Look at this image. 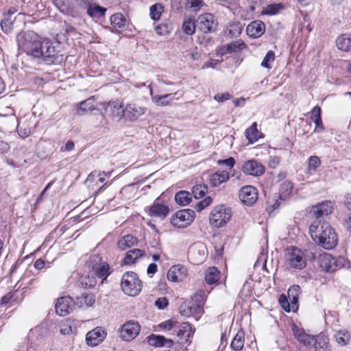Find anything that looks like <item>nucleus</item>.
Listing matches in <instances>:
<instances>
[{
  "mask_svg": "<svg viewBox=\"0 0 351 351\" xmlns=\"http://www.w3.org/2000/svg\"><path fill=\"white\" fill-rule=\"evenodd\" d=\"M145 252L140 249H133L128 251L124 258V263L126 265L134 263L140 257H142Z\"/></svg>",
  "mask_w": 351,
  "mask_h": 351,
  "instance_id": "nucleus-36",
  "label": "nucleus"
},
{
  "mask_svg": "<svg viewBox=\"0 0 351 351\" xmlns=\"http://www.w3.org/2000/svg\"><path fill=\"white\" fill-rule=\"evenodd\" d=\"M95 302V296L91 293H84L76 298V303L80 307H90Z\"/></svg>",
  "mask_w": 351,
  "mask_h": 351,
  "instance_id": "nucleus-29",
  "label": "nucleus"
},
{
  "mask_svg": "<svg viewBox=\"0 0 351 351\" xmlns=\"http://www.w3.org/2000/svg\"><path fill=\"white\" fill-rule=\"evenodd\" d=\"M197 27V21L195 22V21L193 19H185L182 24V29L184 32L189 36L193 35L195 32V29Z\"/></svg>",
  "mask_w": 351,
  "mask_h": 351,
  "instance_id": "nucleus-43",
  "label": "nucleus"
},
{
  "mask_svg": "<svg viewBox=\"0 0 351 351\" xmlns=\"http://www.w3.org/2000/svg\"><path fill=\"white\" fill-rule=\"evenodd\" d=\"M321 117V108L319 106H315L311 111V120L319 119Z\"/></svg>",
  "mask_w": 351,
  "mask_h": 351,
  "instance_id": "nucleus-62",
  "label": "nucleus"
},
{
  "mask_svg": "<svg viewBox=\"0 0 351 351\" xmlns=\"http://www.w3.org/2000/svg\"><path fill=\"white\" fill-rule=\"evenodd\" d=\"M243 26L239 22L230 23L228 27V34L231 37L239 36L242 32Z\"/></svg>",
  "mask_w": 351,
  "mask_h": 351,
  "instance_id": "nucleus-44",
  "label": "nucleus"
},
{
  "mask_svg": "<svg viewBox=\"0 0 351 351\" xmlns=\"http://www.w3.org/2000/svg\"><path fill=\"white\" fill-rule=\"evenodd\" d=\"M245 134L250 143H253L258 140L261 137V132L257 130L256 122L253 123L250 128L246 129Z\"/></svg>",
  "mask_w": 351,
  "mask_h": 351,
  "instance_id": "nucleus-32",
  "label": "nucleus"
},
{
  "mask_svg": "<svg viewBox=\"0 0 351 351\" xmlns=\"http://www.w3.org/2000/svg\"><path fill=\"white\" fill-rule=\"evenodd\" d=\"M137 243V239L131 234H127L121 237L118 243V247L121 250H125L127 248H130Z\"/></svg>",
  "mask_w": 351,
  "mask_h": 351,
  "instance_id": "nucleus-30",
  "label": "nucleus"
},
{
  "mask_svg": "<svg viewBox=\"0 0 351 351\" xmlns=\"http://www.w3.org/2000/svg\"><path fill=\"white\" fill-rule=\"evenodd\" d=\"M95 110H97L95 100L93 97H90L80 104L77 113L82 116Z\"/></svg>",
  "mask_w": 351,
  "mask_h": 351,
  "instance_id": "nucleus-26",
  "label": "nucleus"
},
{
  "mask_svg": "<svg viewBox=\"0 0 351 351\" xmlns=\"http://www.w3.org/2000/svg\"><path fill=\"white\" fill-rule=\"evenodd\" d=\"M244 342V333L242 331H239L237 333L232 339L230 347L235 351H240L243 348Z\"/></svg>",
  "mask_w": 351,
  "mask_h": 351,
  "instance_id": "nucleus-38",
  "label": "nucleus"
},
{
  "mask_svg": "<svg viewBox=\"0 0 351 351\" xmlns=\"http://www.w3.org/2000/svg\"><path fill=\"white\" fill-rule=\"evenodd\" d=\"M178 324V322H177L176 321L173 319H169L160 323L159 324V327L166 330H171L173 329H174L175 330Z\"/></svg>",
  "mask_w": 351,
  "mask_h": 351,
  "instance_id": "nucleus-55",
  "label": "nucleus"
},
{
  "mask_svg": "<svg viewBox=\"0 0 351 351\" xmlns=\"http://www.w3.org/2000/svg\"><path fill=\"white\" fill-rule=\"evenodd\" d=\"M151 19L157 21L160 19L161 14L164 11V7L160 3H156L150 7Z\"/></svg>",
  "mask_w": 351,
  "mask_h": 351,
  "instance_id": "nucleus-45",
  "label": "nucleus"
},
{
  "mask_svg": "<svg viewBox=\"0 0 351 351\" xmlns=\"http://www.w3.org/2000/svg\"><path fill=\"white\" fill-rule=\"evenodd\" d=\"M300 287L299 285H293L288 289V298L292 301V308H298V296L300 293Z\"/></svg>",
  "mask_w": 351,
  "mask_h": 351,
  "instance_id": "nucleus-33",
  "label": "nucleus"
},
{
  "mask_svg": "<svg viewBox=\"0 0 351 351\" xmlns=\"http://www.w3.org/2000/svg\"><path fill=\"white\" fill-rule=\"evenodd\" d=\"M309 233L312 239L324 249L331 250L337 244V234L328 222L315 220L309 226Z\"/></svg>",
  "mask_w": 351,
  "mask_h": 351,
  "instance_id": "nucleus-1",
  "label": "nucleus"
},
{
  "mask_svg": "<svg viewBox=\"0 0 351 351\" xmlns=\"http://www.w3.org/2000/svg\"><path fill=\"white\" fill-rule=\"evenodd\" d=\"M265 31V25L261 21L251 22L246 27V33L251 38H259Z\"/></svg>",
  "mask_w": 351,
  "mask_h": 351,
  "instance_id": "nucleus-19",
  "label": "nucleus"
},
{
  "mask_svg": "<svg viewBox=\"0 0 351 351\" xmlns=\"http://www.w3.org/2000/svg\"><path fill=\"white\" fill-rule=\"evenodd\" d=\"M106 333L100 327H96L88 332L86 336V341L88 346H96L105 339Z\"/></svg>",
  "mask_w": 351,
  "mask_h": 351,
  "instance_id": "nucleus-18",
  "label": "nucleus"
},
{
  "mask_svg": "<svg viewBox=\"0 0 351 351\" xmlns=\"http://www.w3.org/2000/svg\"><path fill=\"white\" fill-rule=\"evenodd\" d=\"M321 165V160L318 156H312L308 159L306 167V173L309 176L313 175L317 172V169Z\"/></svg>",
  "mask_w": 351,
  "mask_h": 351,
  "instance_id": "nucleus-35",
  "label": "nucleus"
},
{
  "mask_svg": "<svg viewBox=\"0 0 351 351\" xmlns=\"http://www.w3.org/2000/svg\"><path fill=\"white\" fill-rule=\"evenodd\" d=\"M232 217V210L225 205L215 206L210 214V223L215 228L224 226Z\"/></svg>",
  "mask_w": 351,
  "mask_h": 351,
  "instance_id": "nucleus-5",
  "label": "nucleus"
},
{
  "mask_svg": "<svg viewBox=\"0 0 351 351\" xmlns=\"http://www.w3.org/2000/svg\"><path fill=\"white\" fill-rule=\"evenodd\" d=\"M336 45L339 50L343 51H351V35L344 34L337 37Z\"/></svg>",
  "mask_w": 351,
  "mask_h": 351,
  "instance_id": "nucleus-27",
  "label": "nucleus"
},
{
  "mask_svg": "<svg viewBox=\"0 0 351 351\" xmlns=\"http://www.w3.org/2000/svg\"><path fill=\"white\" fill-rule=\"evenodd\" d=\"M197 311H200L201 309L199 306L196 304L188 307L186 305H181L180 307V314L186 317L191 316Z\"/></svg>",
  "mask_w": 351,
  "mask_h": 351,
  "instance_id": "nucleus-48",
  "label": "nucleus"
},
{
  "mask_svg": "<svg viewBox=\"0 0 351 351\" xmlns=\"http://www.w3.org/2000/svg\"><path fill=\"white\" fill-rule=\"evenodd\" d=\"M106 112L114 121H119L122 119H125V106L123 107L118 101H109L106 107Z\"/></svg>",
  "mask_w": 351,
  "mask_h": 351,
  "instance_id": "nucleus-14",
  "label": "nucleus"
},
{
  "mask_svg": "<svg viewBox=\"0 0 351 351\" xmlns=\"http://www.w3.org/2000/svg\"><path fill=\"white\" fill-rule=\"evenodd\" d=\"M275 60V54L272 51H269L267 53L264 59L261 62V66L267 69H271L270 63L273 62Z\"/></svg>",
  "mask_w": 351,
  "mask_h": 351,
  "instance_id": "nucleus-53",
  "label": "nucleus"
},
{
  "mask_svg": "<svg viewBox=\"0 0 351 351\" xmlns=\"http://www.w3.org/2000/svg\"><path fill=\"white\" fill-rule=\"evenodd\" d=\"M177 93L173 94L154 95L152 89L150 90V95L152 101L158 106H166L169 105L171 101L175 99L174 95Z\"/></svg>",
  "mask_w": 351,
  "mask_h": 351,
  "instance_id": "nucleus-23",
  "label": "nucleus"
},
{
  "mask_svg": "<svg viewBox=\"0 0 351 351\" xmlns=\"http://www.w3.org/2000/svg\"><path fill=\"white\" fill-rule=\"evenodd\" d=\"M106 11V8L96 3L90 4L87 9V13L90 16L97 18H100L104 16Z\"/></svg>",
  "mask_w": 351,
  "mask_h": 351,
  "instance_id": "nucleus-37",
  "label": "nucleus"
},
{
  "mask_svg": "<svg viewBox=\"0 0 351 351\" xmlns=\"http://www.w3.org/2000/svg\"><path fill=\"white\" fill-rule=\"evenodd\" d=\"M125 18L121 13H117L110 16V23L116 30L122 28L125 25Z\"/></svg>",
  "mask_w": 351,
  "mask_h": 351,
  "instance_id": "nucleus-39",
  "label": "nucleus"
},
{
  "mask_svg": "<svg viewBox=\"0 0 351 351\" xmlns=\"http://www.w3.org/2000/svg\"><path fill=\"white\" fill-rule=\"evenodd\" d=\"M217 163L219 165H226L230 169H232L235 164V160L234 159V158L230 157L225 160H220L217 162Z\"/></svg>",
  "mask_w": 351,
  "mask_h": 351,
  "instance_id": "nucleus-61",
  "label": "nucleus"
},
{
  "mask_svg": "<svg viewBox=\"0 0 351 351\" xmlns=\"http://www.w3.org/2000/svg\"><path fill=\"white\" fill-rule=\"evenodd\" d=\"M1 27L5 33H9L12 29L13 21L11 18L3 16V19L1 21Z\"/></svg>",
  "mask_w": 351,
  "mask_h": 351,
  "instance_id": "nucleus-51",
  "label": "nucleus"
},
{
  "mask_svg": "<svg viewBox=\"0 0 351 351\" xmlns=\"http://www.w3.org/2000/svg\"><path fill=\"white\" fill-rule=\"evenodd\" d=\"M17 132L20 136L23 138L27 137L31 133V130L29 128L23 129L21 126L18 125Z\"/></svg>",
  "mask_w": 351,
  "mask_h": 351,
  "instance_id": "nucleus-64",
  "label": "nucleus"
},
{
  "mask_svg": "<svg viewBox=\"0 0 351 351\" xmlns=\"http://www.w3.org/2000/svg\"><path fill=\"white\" fill-rule=\"evenodd\" d=\"M229 178V172L226 171H217L210 176V184L212 186L216 187L227 182Z\"/></svg>",
  "mask_w": 351,
  "mask_h": 351,
  "instance_id": "nucleus-24",
  "label": "nucleus"
},
{
  "mask_svg": "<svg viewBox=\"0 0 351 351\" xmlns=\"http://www.w3.org/2000/svg\"><path fill=\"white\" fill-rule=\"evenodd\" d=\"M239 197L243 204L252 206L258 199L257 189L251 185L243 186L239 191Z\"/></svg>",
  "mask_w": 351,
  "mask_h": 351,
  "instance_id": "nucleus-12",
  "label": "nucleus"
},
{
  "mask_svg": "<svg viewBox=\"0 0 351 351\" xmlns=\"http://www.w3.org/2000/svg\"><path fill=\"white\" fill-rule=\"evenodd\" d=\"M282 8L283 6L280 3L270 4L264 8L262 12L265 14L274 15L277 14Z\"/></svg>",
  "mask_w": 351,
  "mask_h": 351,
  "instance_id": "nucleus-50",
  "label": "nucleus"
},
{
  "mask_svg": "<svg viewBox=\"0 0 351 351\" xmlns=\"http://www.w3.org/2000/svg\"><path fill=\"white\" fill-rule=\"evenodd\" d=\"M244 173L253 176H259L264 173L265 167L256 160H249L242 167Z\"/></svg>",
  "mask_w": 351,
  "mask_h": 351,
  "instance_id": "nucleus-15",
  "label": "nucleus"
},
{
  "mask_svg": "<svg viewBox=\"0 0 351 351\" xmlns=\"http://www.w3.org/2000/svg\"><path fill=\"white\" fill-rule=\"evenodd\" d=\"M90 266L95 275L98 278L106 279L109 275V265L97 255L91 256L90 259Z\"/></svg>",
  "mask_w": 351,
  "mask_h": 351,
  "instance_id": "nucleus-10",
  "label": "nucleus"
},
{
  "mask_svg": "<svg viewBox=\"0 0 351 351\" xmlns=\"http://www.w3.org/2000/svg\"><path fill=\"white\" fill-rule=\"evenodd\" d=\"M148 343L152 346L171 348L173 341L162 335H152L148 337Z\"/></svg>",
  "mask_w": 351,
  "mask_h": 351,
  "instance_id": "nucleus-22",
  "label": "nucleus"
},
{
  "mask_svg": "<svg viewBox=\"0 0 351 351\" xmlns=\"http://www.w3.org/2000/svg\"><path fill=\"white\" fill-rule=\"evenodd\" d=\"M90 123L95 127L104 126L106 124L105 117L99 109H97L96 112L90 117Z\"/></svg>",
  "mask_w": 351,
  "mask_h": 351,
  "instance_id": "nucleus-42",
  "label": "nucleus"
},
{
  "mask_svg": "<svg viewBox=\"0 0 351 351\" xmlns=\"http://www.w3.org/2000/svg\"><path fill=\"white\" fill-rule=\"evenodd\" d=\"M213 202V199L211 197L208 196L204 199L199 202L196 205V210L198 212L202 211L205 208L208 207Z\"/></svg>",
  "mask_w": 351,
  "mask_h": 351,
  "instance_id": "nucleus-56",
  "label": "nucleus"
},
{
  "mask_svg": "<svg viewBox=\"0 0 351 351\" xmlns=\"http://www.w3.org/2000/svg\"><path fill=\"white\" fill-rule=\"evenodd\" d=\"M228 93H218L214 96V99L218 102L223 103L231 98Z\"/></svg>",
  "mask_w": 351,
  "mask_h": 351,
  "instance_id": "nucleus-59",
  "label": "nucleus"
},
{
  "mask_svg": "<svg viewBox=\"0 0 351 351\" xmlns=\"http://www.w3.org/2000/svg\"><path fill=\"white\" fill-rule=\"evenodd\" d=\"M286 263L289 268L302 269L306 265L303 252L296 247L288 248L285 254Z\"/></svg>",
  "mask_w": 351,
  "mask_h": 351,
  "instance_id": "nucleus-6",
  "label": "nucleus"
},
{
  "mask_svg": "<svg viewBox=\"0 0 351 351\" xmlns=\"http://www.w3.org/2000/svg\"><path fill=\"white\" fill-rule=\"evenodd\" d=\"M279 304H280L281 307L286 311V312H290L295 311L298 310V308H292V301H290L289 298H287L286 295L282 294L280 295L278 299Z\"/></svg>",
  "mask_w": 351,
  "mask_h": 351,
  "instance_id": "nucleus-46",
  "label": "nucleus"
},
{
  "mask_svg": "<svg viewBox=\"0 0 351 351\" xmlns=\"http://www.w3.org/2000/svg\"><path fill=\"white\" fill-rule=\"evenodd\" d=\"M208 186L206 184H196L193 187L192 193L196 199L203 197L207 193Z\"/></svg>",
  "mask_w": 351,
  "mask_h": 351,
  "instance_id": "nucleus-47",
  "label": "nucleus"
},
{
  "mask_svg": "<svg viewBox=\"0 0 351 351\" xmlns=\"http://www.w3.org/2000/svg\"><path fill=\"white\" fill-rule=\"evenodd\" d=\"M172 29V25L170 23H163L155 27V30L160 36L169 34Z\"/></svg>",
  "mask_w": 351,
  "mask_h": 351,
  "instance_id": "nucleus-49",
  "label": "nucleus"
},
{
  "mask_svg": "<svg viewBox=\"0 0 351 351\" xmlns=\"http://www.w3.org/2000/svg\"><path fill=\"white\" fill-rule=\"evenodd\" d=\"M332 210L333 202L326 200L313 206L310 210V215L316 220H319V218L331 214Z\"/></svg>",
  "mask_w": 351,
  "mask_h": 351,
  "instance_id": "nucleus-13",
  "label": "nucleus"
},
{
  "mask_svg": "<svg viewBox=\"0 0 351 351\" xmlns=\"http://www.w3.org/2000/svg\"><path fill=\"white\" fill-rule=\"evenodd\" d=\"M140 330L141 326L138 322L128 321L123 325L120 337L124 341H131L138 335Z\"/></svg>",
  "mask_w": 351,
  "mask_h": 351,
  "instance_id": "nucleus-9",
  "label": "nucleus"
},
{
  "mask_svg": "<svg viewBox=\"0 0 351 351\" xmlns=\"http://www.w3.org/2000/svg\"><path fill=\"white\" fill-rule=\"evenodd\" d=\"M168 305H169V301L165 297L159 298L155 302V306L158 309H160V310L165 308Z\"/></svg>",
  "mask_w": 351,
  "mask_h": 351,
  "instance_id": "nucleus-58",
  "label": "nucleus"
},
{
  "mask_svg": "<svg viewBox=\"0 0 351 351\" xmlns=\"http://www.w3.org/2000/svg\"><path fill=\"white\" fill-rule=\"evenodd\" d=\"M175 332L178 338V341L183 343L188 341L190 336L193 334L194 330H193L191 324L187 322H184L180 325L177 326Z\"/></svg>",
  "mask_w": 351,
  "mask_h": 351,
  "instance_id": "nucleus-20",
  "label": "nucleus"
},
{
  "mask_svg": "<svg viewBox=\"0 0 351 351\" xmlns=\"http://www.w3.org/2000/svg\"><path fill=\"white\" fill-rule=\"evenodd\" d=\"M169 213V207L158 202H154L149 209V215L152 217L165 218Z\"/></svg>",
  "mask_w": 351,
  "mask_h": 351,
  "instance_id": "nucleus-21",
  "label": "nucleus"
},
{
  "mask_svg": "<svg viewBox=\"0 0 351 351\" xmlns=\"http://www.w3.org/2000/svg\"><path fill=\"white\" fill-rule=\"evenodd\" d=\"M218 24L217 18L211 13L200 14L197 19V27L204 34L215 32Z\"/></svg>",
  "mask_w": 351,
  "mask_h": 351,
  "instance_id": "nucleus-8",
  "label": "nucleus"
},
{
  "mask_svg": "<svg viewBox=\"0 0 351 351\" xmlns=\"http://www.w3.org/2000/svg\"><path fill=\"white\" fill-rule=\"evenodd\" d=\"M147 112V108L136 103H128L125 106V120L135 121Z\"/></svg>",
  "mask_w": 351,
  "mask_h": 351,
  "instance_id": "nucleus-11",
  "label": "nucleus"
},
{
  "mask_svg": "<svg viewBox=\"0 0 351 351\" xmlns=\"http://www.w3.org/2000/svg\"><path fill=\"white\" fill-rule=\"evenodd\" d=\"M317 263L320 269L328 273L335 272L343 267L349 268L351 265V263L343 256L336 258L328 253L320 254Z\"/></svg>",
  "mask_w": 351,
  "mask_h": 351,
  "instance_id": "nucleus-3",
  "label": "nucleus"
},
{
  "mask_svg": "<svg viewBox=\"0 0 351 351\" xmlns=\"http://www.w3.org/2000/svg\"><path fill=\"white\" fill-rule=\"evenodd\" d=\"M220 271L215 267H209L205 272V281L212 285L217 282L220 278Z\"/></svg>",
  "mask_w": 351,
  "mask_h": 351,
  "instance_id": "nucleus-31",
  "label": "nucleus"
},
{
  "mask_svg": "<svg viewBox=\"0 0 351 351\" xmlns=\"http://www.w3.org/2000/svg\"><path fill=\"white\" fill-rule=\"evenodd\" d=\"M293 184L288 180L283 182L279 189V199L281 200H286L288 199L292 192Z\"/></svg>",
  "mask_w": 351,
  "mask_h": 351,
  "instance_id": "nucleus-34",
  "label": "nucleus"
},
{
  "mask_svg": "<svg viewBox=\"0 0 351 351\" xmlns=\"http://www.w3.org/2000/svg\"><path fill=\"white\" fill-rule=\"evenodd\" d=\"M40 53H41L40 58H43L47 61L57 55V50L50 41H43Z\"/></svg>",
  "mask_w": 351,
  "mask_h": 351,
  "instance_id": "nucleus-25",
  "label": "nucleus"
},
{
  "mask_svg": "<svg viewBox=\"0 0 351 351\" xmlns=\"http://www.w3.org/2000/svg\"><path fill=\"white\" fill-rule=\"evenodd\" d=\"M176 203L180 206L189 204L191 200V193L186 191H181L176 193L175 195Z\"/></svg>",
  "mask_w": 351,
  "mask_h": 351,
  "instance_id": "nucleus-40",
  "label": "nucleus"
},
{
  "mask_svg": "<svg viewBox=\"0 0 351 351\" xmlns=\"http://www.w3.org/2000/svg\"><path fill=\"white\" fill-rule=\"evenodd\" d=\"M280 157L277 156H270L268 161L269 167L271 168H276L280 162Z\"/></svg>",
  "mask_w": 351,
  "mask_h": 351,
  "instance_id": "nucleus-60",
  "label": "nucleus"
},
{
  "mask_svg": "<svg viewBox=\"0 0 351 351\" xmlns=\"http://www.w3.org/2000/svg\"><path fill=\"white\" fill-rule=\"evenodd\" d=\"M195 213L191 209H183L177 211L171 218V223L176 228H184L194 221Z\"/></svg>",
  "mask_w": 351,
  "mask_h": 351,
  "instance_id": "nucleus-7",
  "label": "nucleus"
},
{
  "mask_svg": "<svg viewBox=\"0 0 351 351\" xmlns=\"http://www.w3.org/2000/svg\"><path fill=\"white\" fill-rule=\"evenodd\" d=\"M315 339L316 337L304 333V335H302L301 338L298 339V341L303 343L304 346H309L311 344H313Z\"/></svg>",
  "mask_w": 351,
  "mask_h": 351,
  "instance_id": "nucleus-57",
  "label": "nucleus"
},
{
  "mask_svg": "<svg viewBox=\"0 0 351 351\" xmlns=\"http://www.w3.org/2000/svg\"><path fill=\"white\" fill-rule=\"evenodd\" d=\"M19 49L34 58H40L43 42L41 38L33 31H27L18 36Z\"/></svg>",
  "mask_w": 351,
  "mask_h": 351,
  "instance_id": "nucleus-2",
  "label": "nucleus"
},
{
  "mask_svg": "<svg viewBox=\"0 0 351 351\" xmlns=\"http://www.w3.org/2000/svg\"><path fill=\"white\" fill-rule=\"evenodd\" d=\"M187 276L186 268L182 265L171 266L167 272V278L171 282H180L184 280Z\"/></svg>",
  "mask_w": 351,
  "mask_h": 351,
  "instance_id": "nucleus-16",
  "label": "nucleus"
},
{
  "mask_svg": "<svg viewBox=\"0 0 351 351\" xmlns=\"http://www.w3.org/2000/svg\"><path fill=\"white\" fill-rule=\"evenodd\" d=\"M245 47L246 46H245V43L243 41H241L240 40H235V41H233V42L228 44L226 46V52L232 53L239 49H241L242 47Z\"/></svg>",
  "mask_w": 351,
  "mask_h": 351,
  "instance_id": "nucleus-52",
  "label": "nucleus"
},
{
  "mask_svg": "<svg viewBox=\"0 0 351 351\" xmlns=\"http://www.w3.org/2000/svg\"><path fill=\"white\" fill-rule=\"evenodd\" d=\"M334 337L336 342L341 346H344L350 341V335L346 330H339L337 331Z\"/></svg>",
  "mask_w": 351,
  "mask_h": 351,
  "instance_id": "nucleus-41",
  "label": "nucleus"
},
{
  "mask_svg": "<svg viewBox=\"0 0 351 351\" xmlns=\"http://www.w3.org/2000/svg\"><path fill=\"white\" fill-rule=\"evenodd\" d=\"M203 5V0H186V7L194 11H197Z\"/></svg>",
  "mask_w": 351,
  "mask_h": 351,
  "instance_id": "nucleus-54",
  "label": "nucleus"
},
{
  "mask_svg": "<svg viewBox=\"0 0 351 351\" xmlns=\"http://www.w3.org/2000/svg\"><path fill=\"white\" fill-rule=\"evenodd\" d=\"M73 302V299L70 296L60 298L55 306L56 313L62 317L67 315L72 309Z\"/></svg>",
  "mask_w": 351,
  "mask_h": 351,
  "instance_id": "nucleus-17",
  "label": "nucleus"
},
{
  "mask_svg": "<svg viewBox=\"0 0 351 351\" xmlns=\"http://www.w3.org/2000/svg\"><path fill=\"white\" fill-rule=\"evenodd\" d=\"M313 346L315 351H330L329 339L324 335L316 337Z\"/></svg>",
  "mask_w": 351,
  "mask_h": 351,
  "instance_id": "nucleus-28",
  "label": "nucleus"
},
{
  "mask_svg": "<svg viewBox=\"0 0 351 351\" xmlns=\"http://www.w3.org/2000/svg\"><path fill=\"white\" fill-rule=\"evenodd\" d=\"M121 285L123 291L130 296L138 295L142 289L141 281L133 271H128L123 274Z\"/></svg>",
  "mask_w": 351,
  "mask_h": 351,
  "instance_id": "nucleus-4",
  "label": "nucleus"
},
{
  "mask_svg": "<svg viewBox=\"0 0 351 351\" xmlns=\"http://www.w3.org/2000/svg\"><path fill=\"white\" fill-rule=\"evenodd\" d=\"M343 225L348 231L351 232V213H348L345 216Z\"/></svg>",
  "mask_w": 351,
  "mask_h": 351,
  "instance_id": "nucleus-63",
  "label": "nucleus"
}]
</instances>
